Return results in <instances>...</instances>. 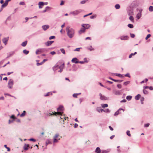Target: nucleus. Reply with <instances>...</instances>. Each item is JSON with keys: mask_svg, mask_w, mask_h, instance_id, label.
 <instances>
[{"mask_svg": "<svg viewBox=\"0 0 153 153\" xmlns=\"http://www.w3.org/2000/svg\"><path fill=\"white\" fill-rule=\"evenodd\" d=\"M9 39V37H7V38H4L2 39V41L5 44V45L7 43V42L8 41Z\"/></svg>", "mask_w": 153, "mask_h": 153, "instance_id": "nucleus-7", "label": "nucleus"}, {"mask_svg": "<svg viewBox=\"0 0 153 153\" xmlns=\"http://www.w3.org/2000/svg\"><path fill=\"white\" fill-rule=\"evenodd\" d=\"M39 5V8H42V7L41 6H43L44 5V2H39L38 4Z\"/></svg>", "mask_w": 153, "mask_h": 153, "instance_id": "nucleus-13", "label": "nucleus"}, {"mask_svg": "<svg viewBox=\"0 0 153 153\" xmlns=\"http://www.w3.org/2000/svg\"><path fill=\"white\" fill-rule=\"evenodd\" d=\"M88 49L90 50V51H93V50H94V49L91 46H90V48H88Z\"/></svg>", "mask_w": 153, "mask_h": 153, "instance_id": "nucleus-43", "label": "nucleus"}, {"mask_svg": "<svg viewBox=\"0 0 153 153\" xmlns=\"http://www.w3.org/2000/svg\"><path fill=\"white\" fill-rule=\"evenodd\" d=\"M109 128L111 130V131H113V128L112 127H111V126H109Z\"/></svg>", "mask_w": 153, "mask_h": 153, "instance_id": "nucleus-61", "label": "nucleus"}, {"mask_svg": "<svg viewBox=\"0 0 153 153\" xmlns=\"http://www.w3.org/2000/svg\"><path fill=\"white\" fill-rule=\"evenodd\" d=\"M66 30L68 37L70 38L73 37L74 33V30L70 28L69 27H67L66 28Z\"/></svg>", "mask_w": 153, "mask_h": 153, "instance_id": "nucleus-2", "label": "nucleus"}, {"mask_svg": "<svg viewBox=\"0 0 153 153\" xmlns=\"http://www.w3.org/2000/svg\"><path fill=\"white\" fill-rule=\"evenodd\" d=\"M10 117L13 119H15V117L13 115H12Z\"/></svg>", "mask_w": 153, "mask_h": 153, "instance_id": "nucleus-62", "label": "nucleus"}, {"mask_svg": "<svg viewBox=\"0 0 153 153\" xmlns=\"http://www.w3.org/2000/svg\"><path fill=\"white\" fill-rule=\"evenodd\" d=\"M136 54H137L136 52H135L134 53H131V54H130L129 55V58H131L133 55H134Z\"/></svg>", "mask_w": 153, "mask_h": 153, "instance_id": "nucleus-32", "label": "nucleus"}, {"mask_svg": "<svg viewBox=\"0 0 153 153\" xmlns=\"http://www.w3.org/2000/svg\"><path fill=\"white\" fill-rule=\"evenodd\" d=\"M129 82H130L129 81H127V82H125L123 83V85H127L129 83Z\"/></svg>", "mask_w": 153, "mask_h": 153, "instance_id": "nucleus-39", "label": "nucleus"}, {"mask_svg": "<svg viewBox=\"0 0 153 153\" xmlns=\"http://www.w3.org/2000/svg\"><path fill=\"white\" fill-rule=\"evenodd\" d=\"M8 4V3L7 2V1H5V3L3 4L2 5L1 7L3 8L5 7Z\"/></svg>", "mask_w": 153, "mask_h": 153, "instance_id": "nucleus-19", "label": "nucleus"}, {"mask_svg": "<svg viewBox=\"0 0 153 153\" xmlns=\"http://www.w3.org/2000/svg\"><path fill=\"white\" fill-rule=\"evenodd\" d=\"M59 137V135L56 134L54 137V140L53 142L54 143H56L58 141V140L57 139V138H58V137Z\"/></svg>", "mask_w": 153, "mask_h": 153, "instance_id": "nucleus-8", "label": "nucleus"}, {"mask_svg": "<svg viewBox=\"0 0 153 153\" xmlns=\"http://www.w3.org/2000/svg\"><path fill=\"white\" fill-rule=\"evenodd\" d=\"M54 41H48L47 42L45 43V45L47 46L51 45L53 42Z\"/></svg>", "mask_w": 153, "mask_h": 153, "instance_id": "nucleus-6", "label": "nucleus"}, {"mask_svg": "<svg viewBox=\"0 0 153 153\" xmlns=\"http://www.w3.org/2000/svg\"><path fill=\"white\" fill-rule=\"evenodd\" d=\"M71 62L73 63L77 64L78 63L79 60L76 58H74L71 60Z\"/></svg>", "mask_w": 153, "mask_h": 153, "instance_id": "nucleus-4", "label": "nucleus"}, {"mask_svg": "<svg viewBox=\"0 0 153 153\" xmlns=\"http://www.w3.org/2000/svg\"><path fill=\"white\" fill-rule=\"evenodd\" d=\"M149 88L150 90H153V87L152 86H151L149 87Z\"/></svg>", "mask_w": 153, "mask_h": 153, "instance_id": "nucleus-55", "label": "nucleus"}, {"mask_svg": "<svg viewBox=\"0 0 153 153\" xmlns=\"http://www.w3.org/2000/svg\"><path fill=\"white\" fill-rule=\"evenodd\" d=\"M29 140L30 141H33V142H35L36 141V140L35 139L33 138L30 139H29Z\"/></svg>", "mask_w": 153, "mask_h": 153, "instance_id": "nucleus-56", "label": "nucleus"}, {"mask_svg": "<svg viewBox=\"0 0 153 153\" xmlns=\"http://www.w3.org/2000/svg\"><path fill=\"white\" fill-rule=\"evenodd\" d=\"M129 19L132 22H134V18L132 16H130L129 17Z\"/></svg>", "mask_w": 153, "mask_h": 153, "instance_id": "nucleus-37", "label": "nucleus"}, {"mask_svg": "<svg viewBox=\"0 0 153 153\" xmlns=\"http://www.w3.org/2000/svg\"><path fill=\"white\" fill-rule=\"evenodd\" d=\"M115 7L116 9H118L120 8V6L119 4H117L115 5Z\"/></svg>", "mask_w": 153, "mask_h": 153, "instance_id": "nucleus-34", "label": "nucleus"}, {"mask_svg": "<svg viewBox=\"0 0 153 153\" xmlns=\"http://www.w3.org/2000/svg\"><path fill=\"white\" fill-rule=\"evenodd\" d=\"M48 59H44L42 62L43 63L45 62V61H47Z\"/></svg>", "mask_w": 153, "mask_h": 153, "instance_id": "nucleus-64", "label": "nucleus"}, {"mask_svg": "<svg viewBox=\"0 0 153 153\" xmlns=\"http://www.w3.org/2000/svg\"><path fill=\"white\" fill-rule=\"evenodd\" d=\"M149 10L150 11H153V6H150L149 8Z\"/></svg>", "mask_w": 153, "mask_h": 153, "instance_id": "nucleus-33", "label": "nucleus"}, {"mask_svg": "<svg viewBox=\"0 0 153 153\" xmlns=\"http://www.w3.org/2000/svg\"><path fill=\"white\" fill-rule=\"evenodd\" d=\"M132 97L131 96H127V97H126V99L128 100H130L131 99Z\"/></svg>", "mask_w": 153, "mask_h": 153, "instance_id": "nucleus-29", "label": "nucleus"}, {"mask_svg": "<svg viewBox=\"0 0 153 153\" xmlns=\"http://www.w3.org/2000/svg\"><path fill=\"white\" fill-rule=\"evenodd\" d=\"M64 1H61V3L60 4V5H62L64 4Z\"/></svg>", "mask_w": 153, "mask_h": 153, "instance_id": "nucleus-58", "label": "nucleus"}, {"mask_svg": "<svg viewBox=\"0 0 153 153\" xmlns=\"http://www.w3.org/2000/svg\"><path fill=\"white\" fill-rule=\"evenodd\" d=\"M85 62H87L86 61H79L78 63H80V64H83Z\"/></svg>", "mask_w": 153, "mask_h": 153, "instance_id": "nucleus-49", "label": "nucleus"}, {"mask_svg": "<svg viewBox=\"0 0 153 153\" xmlns=\"http://www.w3.org/2000/svg\"><path fill=\"white\" fill-rule=\"evenodd\" d=\"M141 16V12H139L138 13L137 15V17L138 19L140 18Z\"/></svg>", "mask_w": 153, "mask_h": 153, "instance_id": "nucleus-23", "label": "nucleus"}, {"mask_svg": "<svg viewBox=\"0 0 153 153\" xmlns=\"http://www.w3.org/2000/svg\"><path fill=\"white\" fill-rule=\"evenodd\" d=\"M101 105L102 107L103 108H105L107 107L108 106V105L107 104H102Z\"/></svg>", "mask_w": 153, "mask_h": 153, "instance_id": "nucleus-21", "label": "nucleus"}, {"mask_svg": "<svg viewBox=\"0 0 153 153\" xmlns=\"http://www.w3.org/2000/svg\"><path fill=\"white\" fill-rule=\"evenodd\" d=\"M82 27L85 28V29L89 28L90 26L88 24H83L82 25Z\"/></svg>", "mask_w": 153, "mask_h": 153, "instance_id": "nucleus-9", "label": "nucleus"}, {"mask_svg": "<svg viewBox=\"0 0 153 153\" xmlns=\"http://www.w3.org/2000/svg\"><path fill=\"white\" fill-rule=\"evenodd\" d=\"M140 97V94H138L135 97V99L136 100H138L139 99Z\"/></svg>", "mask_w": 153, "mask_h": 153, "instance_id": "nucleus-18", "label": "nucleus"}, {"mask_svg": "<svg viewBox=\"0 0 153 153\" xmlns=\"http://www.w3.org/2000/svg\"><path fill=\"white\" fill-rule=\"evenodd\" d=\"M64 63H63L59 67V68L60 69H62L64 68Z\"/></svg>", "mask_w": 153, "mask_h": 153, "instance_id": "nucleus-31", "label": "nucleus"}, {"mask_svg": "<svg viewBox=\"0 0 153 153\" xmlns=\"http://www.w3.org/2000/svg\"><path fill=\"white\" fill-rule=\"evenodd\" d=\"M128 27L131 28H133V25L131 24H129L128 25Z\"/></svg>", "mask_w": 153, "mask_h": 153, "instance_id": "nucleus-36", "label": "nucleus"}, {"mask_svg": "<svg viewBox=\"0 0 153 153\" xmlns=\"http://www.w3.org/2000/svg\"><path fill=\"white\" fill-rule=\"evenodd\" d=\"M60 50L63 54H65V51L64 48H61L60 49Z\"/></svg>", "mask_w": 153, "mask_h": 153, "instance_id": "nucleus-30", "label": "nucleus"}, {"mask_svg": "<svg viewBox=\"0 0 153 153\" xmlns=\"http://www.w3.org/2000/svg\"><path fill=\"white\" fill-rule=\"evenodd\" d=\"M123 110L122 109H119L117 111H116L114 114V115L117 116V115L120 113V111Z\"/></svg>", "mask_w": 153, "mask_h": 153, "instance_id": "nucleus-17", "label": "nucleus"}, {"mask_svg": "<svg viewBox=\"0 0 153 153\" xmlns=\"http://www.w3.org/2000/svg\"><path fill=\"white\" fill-rule=\"evenodd\" d=\"M29 145L28 144H25L24 146V149L25 150H27L28 149L29 147Z\"/></svg>", "mask_w": 153, "mask_h": 153, "instance_id": "nucleus-16", "label": "nucleus"}, {"mask_svg": "<svg viewBox=\"0 0 153 153\" xmlns=\"http://www.w3.org/2000/svg\"><path fill=\"white\" fill-rule=\"evenodd\" d=\"M41 49H38L36 50V53L37 54H39L41 53Z\"/></svg>", "mask_w": 153, "mask_h": 153, "instance_id": "nucleus-24", "label": "nucleus"}, {"mask_svg": "<svg viewBox=\"0 0 153 153\" xmlns=\"http://www.w3.org/2000/svg\"><path fill=\"white\" fill-rule=\"evenodd\" d=\"M61 119L62 120V121H64V120H66L67 119H68V117H65L64 116H62V117H60Z\"/></svg>", "mask_w": 153, "mask_h": 153, "instance_id": "nucleus-22", "label": "nucleus"}, {"mask_svg": "<svg viewBox=\"0 0 153 153\" xmlns=\"http://www.w3.org/2000/svg\"><path fill=\"white\" fill-rule=\"evenodd\" d=\"M101 152V150L100 149V148L99 147H97L95 150V152L96 153H100Z\"/></svg>", "mask_w": 153, "mask_h": 153, "instance_id": "nucleus-14", "label": "nucleus"}, {"mask_svg": "<svg viewBox=\"0 0 153 153\" xmlns=\"http://www.w3.org/2000/svg\"><path fill=\"white\" fill-rule=\"evenodd\" d=\"M112 80L116 82H121L123 81L122 80H115V79H112Z\"/></svg>", "mask_w": 153, "mask_h": 153, "instance_id": "nucleus-44", "label": "nucleus"}, {"mask_svg": "<svg viewBox=\"0 0 153 153\" xmlns=\"http://www.w3.org/2000/svg\"><path fill=\"white\" fill-rule=\"evenodd\" d=\"M52 95V92H49L47 93V94L45 95V96H49L50 95Z\"/></svg>", "mask_w": 153, "mask_h": 153, "instance_id": "nucleus-38", "label": "nucleus"}, {"mask_svg": "<svg viewBox=\"0 0 153 153\" xmlns=\"http://www.w3.org/2000/svg\"><path fill=\"white\" fill-rule=\"evenodd\" d=\"M151 36V35L150 34H148L146 37L145 39L146 40H147L148 39H149Z\"/></svg>", "mask_w": 153, "mask_h": 153, "instance_id": "nucleus-40", "label": "nucleus"}, {"mask_svg": "<svg viewBox=\"0 0 153 153\" xmlns=\"http://www.w3.org/2000/svg\"><path fill=\"white\" fill-rule=\"evenodd\" d=\"M78 126V125L76 123H75L74 124V127L75 128H76Z\"/></svg>", "mask_w": 153, "mask_h": 153, "instance_id": "nucleus-63", "label": "nucleus"}, {"mask_svg": "<svg viewBox=\"0 0 153 153\" xmlns=\"http://www.w3.org/2000/svg\"><path fill=\"white\" fill-rule=\"evenodd\" d=\"M50 53L52 55H54L56 53L54 51H52L50 52Z\"/></svg>", "mask_w": 153, "mask_h": 153, "instance_id": "nucleus-57", "label": "nucleus"}, {"mask_svg": "<svg viewBox=\"0 0 153 153\" xmlns=\"http://www.w3.org/2000/svg\"><path fill=\"white\" fill-rule=\"evenodd\" d=\"M81 94V93L79 94H73V96L74 97L77 98V96Z\"/></svg>", "mask_w": 153, "mask_h": 153, "instance_id": "nucleus-26", "label": "nucleus"}, {"mask_svg": "<svg viewBox=\"0 0 153 153\" xmlns=\"http://www.w3.org/2000/svg\"><path fill=\"white\" fill-rule=\"evenodd\" d=\"M19 4L20 5H24L25 4V3L24 2H21L19 3Z\"/></svg>", "mask_w": 153, "mask_h": 153, "instance_id": "nucleus-52", "label": "nucleus"}, {"mask_svg": "<svg viewBox=\"0 0 153 153\" xmlns=\"http://www.w3.org/2000/svg\"><path fill=\"white\" fill-rule=\"evenodd\" d=\"M81 48H76L75 49L74 51H80V49Z\"/></svg>", "mask_w": 153, "mask_h": 153, "instance_id": "nucleus-41", "label": "nucleus"}, {"mask_svg": "<svg viewBox=\"0 0 153 153\" xmlns=\"http://www.w3.org/2000/svg\"><path fill=\"white\" fill-rule=\"evenodd\" d=\"M114 94L116 95H119L120 94V92L119 91H116L115 92Z\"/></svg>", "mask_w": 153, "mask_h": 153, "instance_id": "nucleus-42", "label": "nucleus"}, {"mask_svg": "<svg viewBox=\"0 0 153 153\" xmlns=\"http://www.w3.org/2000/svg\"><path fill=\"white\" fill-rule=\"evenodd\" d=\"M87 1V0H83L81 2V4H84L85 3V2Z\"/></svg>", "mask_w": 153, "mask_h": 153, "instance_id": "nucleus-48", "label": "nucleus"}, {"mask_svg": "<svg viewBox=\"0 0 153 153\" xmlns=\"http://www.w3.org/2000/svg\"><path fill=\"white\" fill-rule=\"evenodd\" d=\"M23 53L25 54L26 55L29 53V51H27L26 50H24L23 51Z\"/></svg>", "mask_w": 153, "mask_h": 153, "instance_id": "nucleus-25", "label": "nucleus"}, {"mask_svg": "<svg viewBox=\"0 0 153 153\" xmlns=\"http://www.w3.org/2000/svg\"><path fill=\"white\" fill-rule=\"evenodd\" d=\"M149 123H147V124H145L144 126L145 127H148L149 126Z\"/></svg>", "mask_w": 153, "mask_h": 153, "instance_id": "nucleus-54", "label": "nucleus"}, {"mask_svg": "<svg viewBox=\"0 0 153 153\" xmlns=\"http://www.w3.org/2000/svg\"><path fill=\"white\" fill-rule=\"evenodd\" d=\"M64 110V108L63 106H60L57 109V111H58L57 112H53L52 113H49V116L52 115H54L56 116L57 115H62L63 113V111Z\"/></svg>", "mask_w": 153, "mask_h": 153, "instance_id": "nucleus-1", "label": "nucleus"}, {"mask_svg": "<svg viewBox=\"0 0 153 153\" xmlns=\"http://www.w3.org/2000/svg\"><path fill=\"white\" fill-rule=\"evenodd\" d=\"M25 114H26V111H23V112L22 114H20V116L21 117H24L25 115Z\"/></svg>", "mask_w": 153, "mask_h": 153, "instance_id": "nucleus-27", "label": "nucleus"}, {"mask_svg": "<svg viewBox=\"0 0 153 153\" xmlns=\"http://www.w3.org/2000/svg\"><path fill=\"white\" fill-rule=\"evenodd\" d=\"M116 76H118L119 77H120L121 78H123L124 77V76H123L122 75L119 74H115Z\"/></svg>", "mask_w": 153, "mask_h": 153, "instance_id": "nucleus-28", "label": "nucleus"}, {"mask_svg": "<svg viewBox=\"0 0 153 153\" xmlns=\"http://www.w3.org/2000/svg\"><path fill=\"white\" fill-rule=\"evenodd\" d=\"M120 39L122 40H126L128 39V37L127 36H123L120 37Z\"/></svg>", "mask_w": 153, "mask_h": 153, "instance_id": "nucleus-15", "label": "nucleus"}, {"mask_svg": "<svg viewBox=\"0 0 153 153\" xmlns=\"http://www.w3.org/2000/svg\"><path fill=\"white\" fill-rule=\"evenodd\" d=\"M126 100L125 99L123 100H122L121 101V102H126Z\"/></svg>", "mask_w": 153, "mask_h": 153, "instance_id": "nucleus-60", "label": "nucleus"}, {"mask_svg": "<svg viewBox=\"0 0 153 153\" xmlns=\"http://www.w3.org/2000/svg\"><path fill=\"white\" fill-rule=\"evenodd\" d=\"M55 38V37L54 36H50L49 38V39L51 40L52 39H54Z\"/></svg>", "mask_w": 153, "mask_h": 153, "instance_id": "nucleus-45", "label": "nucleus"}, {"mask_svg": "<svg viewBox=\"0 0 153 153\" xmlns=\"http://www.w3.org/2000/svg\"><path fill=\"white\" fill-rule=\"evenodd\" d=\"M130 36H131V38H134L135 36V35L134 34H133V33H131L130 34Z\"/></svg>", "mask_w": 153, "mask_h": 153, "instance_id": "nucleus-50", "label": "nucleus"}, {"mask_svg": "<svg viewBox=\"0 0 153 153\" xmlns=\"http://www.w3.org/2000/svg\"><path fill=\"white\" fill-rule=\"evenodd\" d=\"M126 134L129 137H130L131 136V134L130 133V132L129 131H127Z\"/></svg>", "mask_w": 153, "mask_h": 153, "instance_id": "nucleus-35", "label": "nucleus"}, {"mask_svg": "<svg viewBox=\"0 0 153 153\" xmlns=\"http://www.w3.org/2000/svg\"><path fill=\"white\" fill-rule=\"evenodd\" d=\"M51 8L49 7H45V9H46V10H47V11L51 9Z\"/></svg>", "mask_w": 153, "mask_h": 153, "instance_id": "nucleus-47", "label": "nucleus"}, {"mask_svg": "<svg viewBox=\"0 0 153 153\" xmlns=\"http://www.w3.org/2000/svg\"><path fill=\"white\" fill-rule=\"evenodd\" d=\"M99 95L100 96V98L101 100H107V98L104 95H102V94H100Z\"/></svg>", "mask_w": 153, "mask_h": 153, "instance_id": "nucleus-5", "label": "nucleus"}, {"mask_svg": "<svg viewBox=\"0 0 153 153\" xmlns=\"http://www.w3.org/2000/svg\"><path fill=\"white\" fill-rule=\"evenodd\" d=\"M80 12V11L78 10H76L74 11L72 13V14L75 15L78 14Z\"/></svg>", "mask_w": 153, "mask_h": 153, "instance_id": "nucleus-10", "label": "nucleus"}, {"mask_svg": "<svg viewBox=\"0 0 153 153\" xmlns=\"http://www.w3.org/2000/svg\"><path fill=\"white\" fill-rule=\"evenodd\" d=\"M27 43V41H25L24 42H22V43L21 44V45L22 46L25 47L26 46Z\"/></svg>", "mask_w": 153, "mask_h": 153, "instance_id": "nucleus-20", "label": "nucleus"}, {"mask_svg": "<svg viewBox=\"0 0 153 153\" xmlns=\"http://www.w3.org/2000/svg\"><path fill=\"white\" fill-rule=\"evenodd\" d=\"M125 76L128 77H130V76L129 74H127L125 75Z\"/></svg>", "mask_w": 153, "mask_h": 153, "instance_id": "nucleus-59", "label": "nucleus"}, {"mask_svg": "<svg viewBox=\"0 0 153 153\" xmlns=\"http://www.w3.org/2000/svg\"><path fill=\"white\" fill-rule=\"evenodd\" d=\"M117 87L119 88H121L122 87L121 85L120 84H118L117 85Z\"/></svg>", "mask_w": 153, "mask_h": 153, "instance_id": "nucleus-53", "label": "nucleus"}, {"mask_svg": "<svg viewBox=\"0 0 153 153\" xmlns=\"http://www.w3.org/2000/svg\"><path fill=\"white\" fill-rule=\"evenodd\" d=\"M85 29H85V28L82 27V28H81V29L79 31V32L80 34H81L82 33L84 32L85 31Z\"/></svg>", "mask_w": 153, "mask_h": 153, "instance_id": "nucleus-11", "label": "nucleus"}, {"mask_svg": "<svg viewBox=\"0 0 153 153\" xmlns=\"http://www.w3.org/2000/svg\"><path fill=\"white\" fill-rule=\"evenodd\" d=\"M42 27L44 30H45L49 28V26L48 25H44L42 26Z\"/></svg>", "mask_w": 153, "mask_h": 153, "instance_id": "nucleus-12", "label": "nucleus"}, {"mask_svg": "<svg viewBox=\"0 0 153 153\" xmlns=\"http://www.w3.org/2000/svg\"><path fill=\"white\" fill-rule=\"evenodd\" d=\"M43 64V63L42 62H40V63H37V66H39V65H42Z\"/></svg>", "mask_w": 153, "mask_h": 153, "instance_id": "nucleus-51", "label": "nucleus"}, {"mask_svg": "<svg viewBox=\"0 0 153 153\" xmlns=\"http://www.w3.org/2000/svg\"><path fill=\"white\" fill-rule=\"evenodd\" d=\"M143 93L145 94H148V91H146V90H143Z\"/></svg>", "mask_w": 153, "mask_h": 153, "instance_id": "nucleus-46", "label": "nucleus"}, {"mask_svg": "<svg viewBox=\"0 0 153 153\" xmlns=\"http://www.w3.org/2000/svg\"><path fill=\"white\" fill-rule=\"evenodd\" d=\"M13 85V81L11 79L9 80L8 84V87L10 88H12Z\"/></svg>", "mask_w": 153, "mask_h": 153, "instance_id": "nucleus-3", "label": "nucleus"}]
</instances>
